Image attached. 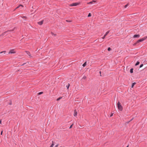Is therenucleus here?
<instances>
[{"mask_svg":"<svg viewBox=\"0 0 147 147\" xmlns=\"http://www.w3.org/2000/svg\"><path fill=\"white\" fill-rule=\"evenodd\" d=\"M109 33V31H107L106 33L104 35V36L102 37V39H104L106 36L107 35V34Z\"/></svg>","mask_w":147,"mask_h":147,"instance_id":"obj_6","label":"nucleus"},{"mask_svg":"<svg viewBox=\"0 0 147 147\" xmlns=\"http://www.w3.org/2000/svg\"><path fill=\"white\" fill-rule=\"evenodd\" d=\"M126 147H128V146H127Z\"/></svg>","mask_w":147,"mask_h":147,"instance_id":"obj_35","label":"nucleus"},{"mask_svg":"<svg viewBox=\"0 0 147 147\" xmlns=\"http://www.w3.org/2000/svg\"><path fill=\"white\" fill-rule=\"evenodd\" d=\"M2 134H3V131H1V135H2Z\"/></svg>","mask_w":147,"mask_h":147,"instance_id":"obj_30","label":"nucleus"},{"mask_svg":"<svg viewBox=\"0 0 147 147\" xmlns=\"http://www.w3.org/2000/svg\"><path fill=\"white\" fill-rule=\"evenodd\" d=\"M73 124H72L71 126H70V127H69V129H71V128L72 127V126L73 125Z\"/></svg>","mask_w":147,"mask_h":147,"instance_id":"obj_24","label":"nucleus"},{"mask_svg":"<svg viewBox=\"0 0 147 147\" xmlns=\"http://www.w3.org/2000/svg\"><path fill=\"white\" fill-rule=\"evenodd\" d=\"M111 50V49L110 48V47H109V48H108V51H110V50Z\"/></svg>","mask_w":147,"mask_h":147,"instance_id":"obj_26","label":"nucleus"},{"mask_svg":"<svg viewBox=\"0 0 147 147\" xmlns=\"http://www.w3.org/2000/svg\"><path fill=\"white\" fill-rule=\"evenodd\" d=\"M20 6H21L22 7H23V6L22 5H19L16 8V9H18L19 8Z\"/></svg>","mask_w":147,"mask_h":147,"instance_id":"obj_11","label":"nucleus"},{"mask_svg":"<svg viewBox=\"0 0 147 147\" xmlns=\"http://www.w3.org/2000/svg\"><path fill=\"white\" fill-rule=\"evenodd\" d=\"M26 53L30 57H31V55L30 54V53L28 52V51H26Z\"/></svg>","mask_w":147,"mask_h":147,"instance_id":"obj_10","label":"nucleus"},{"mask_svg":"<svg viewBox=\"0 0 147 147\" xmlns=\"http://www.w3.org/2000/svg\"><path fill=\"white\" fill-rule=\"evenodd\" d=\"M69 86H70L69 84H68V85H67V86H66V87L67 88V89H68V88H69Z\"/></svg>","mask_w":147,"mask_h":147,"instance_id":"obj_20","label":"nucleus"},{"mask_svg":"<svg viewBox=\"0 0 147 147\" xmlns=\"http://www.w3.org/2000/svg\"><path fill=\"white\" fill-rule=\"evenodd\" d=\"M99 73L100 74V76H101V71H99Z\"/></svg>","mask_w":147,"mask_h":147,"instance_id":"obj_32","label":"nucleus"},{"mask_svg":"<svg viewBox=\"0 0 147 147\" xmlns=\"http://www.w3.org/2000/svg\"><path fill=\"white\" fill-rule=\"evenodd\" d=\"M96 0H92V1L87 3V4H93V3H96Z\"/></svg>","mask_w":147,"mask_h":147,"instance_id":"obj_5","label":"nucleus"},{"mask_svg":"<svg viewBox=\"0 0 147 147\" xmlns=\"http://www.w3.org/2000/svg\"><path fill=\"white\" fill-rule=\"evenodd\" d=\"M86 62H85L82 65V66H83V67H85V66H86Z\"/></svg>","mask_w":147,"mask_h":147,"instance_id":"obj_17","label":"nucleus"},{"mask_svg":"<svg viewBox=\"0 0 147 147\" xmlns=\"http://www.w3.org/2000/svg\"><path fill=\"white\" fill-rule=\"evenodd\" d=\"M82 78L84 79H85L86 78V76H84Z\"/></svg>","mask_w":147,"mask_h":147,"instance_id":"obj_27","label":"nucleus"},{"mask_svg":"<svg viewBox=\"0 0 147 147\" xmlns=\"http://www.w3.org/2000/svg\"><path fill=\"white\" fill-rule=\"evenodd\" d=\"M16 51H15L13 49L11 50L9 53H11V54H13V53H16Z\"/></svg>","mask_w":147,"mask_h":147,"instance_id":"obj_4","label":"nucleus"},{"mask_svg":"<svg viewBox=\"0 0 147 147\" xmlns=\"http://www.w3.org/2000/svg\"><path fill=\"white\" fill-rule=\"evenodd\" d=\"M77 112L76 111V110H75L74 111V116L75 117L77 115Z\"/></svg>","mask_w":147,"mask_h":147,"instance_id":"obj_9","label":"nucleus"},{"mask_svg":"<svg viewBox=\"0 0 147 147\" xmlns=\"http://www.w3.org/2000/svg\"><path fill=\"white\" fill-rule=\"evenodd\" d=\"M23 18H26V17H25V16H24V17H23Z\"/></svg>","mask_w":147,"mask_h":147,"instance_id":"obj_34","label":"nucleus"},{"mask_svg":"<svg viewBox=\"0 0 147 147\" xmlns=\"http://www.w3.org/2000/svg\"><path fill=\"white\" fill-rule=\"evenodd\" d=\"M128 5H129V3L127 4V5H125V7L126 8L127 7Z\"/></svg>","mask_w":147,"mask_h":147,"instance_id":"obj_22","label":"nucleus"},{"mask_svg":"<svg viewBox=\"0 0 147 147\" xmlns=\"http://www.w3.org/2000/svg\"><path fill=\"white\" fill-rule=\"evenodd\" d=\"M133 68H131L130 70V72L131 73H133Z\"/></svg>","mask_w":147,"mask_h":147,"instance_id":"obj_14","label":"nucleus"},{"mask_svg":"<svg viewBox=\"0 0 147 147\" xmlns=\"http://www.w3.org/2000/svg\"><path fill=\"white\" fill-rule=\"evenodd\" d=\"M42 92H39L38 93V94H42Z\"/></svg>","mask_w":147,"mask_h":147,"instance_id":"obj_28","label":"nucleus"},{"mask_svg":"<svg viewBox=\"0 0 147 147\" xmlns=\"http://www.w3.org/2000/svg\"><path fill=\"white\" fill-rule=\"evenodd\" d=\"M54 145V144L53 143V142L52 141V144L51 145V146H50V147H53Z\"/></svg>","mask_w":147,"mask_h":147,"instance_id":"obj_15","label":"nucleus"},{"mask_svg":"<svg viewBox=\"0 0 147 147\" xmlns=\"http://www.w3.org/2000/svg\"><path fill=\"white\" fill-rule=\"evenodd\" d=\"M15 28H14L13 29H12V30H8L7 31V32H9V31H13L14 30Z\"/></svg>","mask_w":147,"mask_h":147,"instance_id":"obj_21","label":"nucleus"},{"mask_svg":"<svg viewBox=\"0 0 147 147\" xmlns=\"http://www.w3.org/2000/svg\"><path fill=\"white\" fill-rule=\"evenodd\" d=\"M136 84V82H134L132 83V86H131V88H133L134 85H135Z\"/></svg>","mask_w":147,"mask_h":147,"instance_id":"obj_13","label":"nucleus"},{"mask_svg":"<svg viewBox=\"0 0 147 147\" xmlns=\"http://www.w3.org/2000/svg\"><path fill=\"white\" fill-rule=\"evenodd\" d=\"M91 16V14L90 13H89V14L88 15V17H89Z\"/></svg>","mask_w":147,"mask_h":147,"instance_id":"obj_23","label":"nucleus"},{"mask_svg":"<svg viewBox=\"0 0 147 147\" xmlns=\"http://www.w3.org/2000/svg\"><path fill=\"white\" fill-rule=\"evenodd\" d=\"M117 105L118 109L120 111H122L123 110V107L119 101L118 102Z\"/></svg>","mask_w":147,"mask_h":147,"instance_id":"obj_1","label":"nucleus"},{"mask_svg":"<svg viewBox=\"0 0 147 147\" xmlns=\"http://www.w3.org/2000/svg\"><path fill=\"white\" fill-rule=\"evenodd\" d=\"M44 21L43 20H42L40 22H38V24L40 25H42Z\"/></svg>","mask_w":147,"mask_h":147,"instance_id":"obj_7","label":"nucleus"},{"mask_svg":"<svg viewBox=\"0 0 147 147\" xmlns=\"http://www.w3.org/2000/svg\"><path fill=\"white\" fill-rule=\"evenodd\" d=\"M113 114H112L110 116H111V117L112 116H113Z\"/></svg>","mask_w":147,"mask_h":147,"instance_id":"obj_33","label":"nucleus"},{"mask_svg":"<svg viewBox=\"0 0 147 147\" xmlns=\"http://www.w3.org/2000/svg\"><path fill=\"white\" fill-rule=\"evenodd\" d=\"M58 146V145L57 144L55 146V147H57Z\"/></svg>","mask_w":147,"mask_h":147,"instance_id":"obj_29","label":"nucleus"},{"mask_svg":"<svg viewBox=\"0 0 147 147\" xmlns=\"http://www.w3.org/2000/svg\"><path fill=\"white\" fill-rule=\"evenodd\" d=\"M80 4V3H72L70 5V6H76Z\"/></svg>","mask_w":147,"mask_h":147,"instance_id":"obj_3","label":"nucleus"},{"mask_svg":"<svg viewBox=\"0 0 147 147\" xmlns=\"http://www.w3.org/2000/svg\"><path fill=\"white\" fill-rule=\"evenodd\" d=\"M61 98H62L61 97H59V98H58L57 99V100L58 101V100H59Z\"/></svg>","mask_w":147,"mask_h":147,"instance_id":"obj_19","label":"nucleus"},{"mask_svg":"<svg viewBox=\"0 0 147 147\" xmlns=\"http://www.w3.org/2000/svg\"><path fill=\"white\" fill-rule=\"evenodd\" d=\"M0 123L1 124V120H0Z\"/></svg>","mask_w":147,"mask_h":147,"instance_id":"obj_31","label":"nucleus"},{"mask_svg":"<svg viewBox=\"0 0 147 147\" xmlns=\"http://www.w3.org/2000/svg\"><path fill=\"white\" fill-rule=\"evenodd\" d=\"M140 37V35L139 34H135L134 36V38H139Z\"/></svg>","mask_w":147,"mask_h":147,"instance_id":"obj_8","label":"nucleus"},{"mask_svg":"<svg viewBox=\"0 0 147 147\" xmlns=\"http://www.w3.org/2000/svg\"><path fill=\"white\" fill-rule=\"evenodd\" d=\"M51 34L53 36H56V34L54 33L53 32H51Z\"/></svg>","mask_w":147,"mask_h":147,"instance_id":"obj_12","label":"nucleus"},{"mask_svg":"<svg viewBox=\"0 0 147 147\" xmlns=\"http://www.w3.org/2000/svg\"><path fill=\"white\" fill-rule=\"evenodd\" d=\"M143 64H142L140 66V68H141L143 66Z\"/></svg>","mask_w":147,"mask_h":147,"instance_id":"obj_25","label":"nucleus"},{"mask_svg":"<svg viewBox=\"0 0 147 147\" xmlns=\"http://www.w3.org/2000/svg\"><path fill=\"white\" fill-rule=\"evenodd\" d=\"M5 52H6V51H2V52H0V54L2 53H4V54H5Z\"/></svg>","mask_w":147,"mask_h":147,"instance_id":"obj_18","label":"nucleus"},{"mask_svg":"<svg viewBox=\"0 0 147 147\" xmlns=\"http://www.w3.org/2000/svg\"><path fill=\"white\" fill-rule=\"evenodd\" d=\"M140 63V62L139 61H138L137 63H136V64H135V65L136 66V65H138Z\"/></svg>","mask_w":147,"mask_h":147,"instance_id":"obj_16","label":"nucleus"},{"mask_svg":"<svg viewBox=\"0 0 147 147\" xmlns=\"http://www.w3.org/2000/svg\"><path fill=\"white\" fill-rule=\"evenodd\" d=\"M147 38V36L143 38H141V39H140L139 40L137 41L136 43H135V44H136L137 43H138L140 42H142V41H144V40H146Z\"/></svg>","mask_w":147,"mask_h":147,"instance_id":"obj_2","label":"nucleus"}]
</instances>
